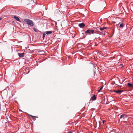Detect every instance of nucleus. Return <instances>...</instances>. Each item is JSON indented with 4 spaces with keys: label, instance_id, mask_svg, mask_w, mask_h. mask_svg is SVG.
<instances>
[{
    "label": "nucleus",
    "instance_id": "nucleus-1",
    "mask_svg": "<svg viewBox=\"0 0 133 133\" xmlns=\"http://www.w3.org/2000/svg\"><path fill=\"white\" fill-rule=\"evenodd\" d=\"M24 21L26 24L31 26H32L34 25L33 22L30 19L26 18L24 19Z\"/></svg>",
    "mask_w": 133,
    "mask_h": 133
},
{
    "label": "nucleus",
    "instance_id": "nucleus-2",
    "mask_svg": "<svg viewBox=\"0 0 133 133\" xmlns=\"http://www.w3.org/2000/svg\"><path fill=\"white\" fill-rule=\"evenodd\" d=\"M97 31H95L93 30L88 29L85 31V33L88 34L89 35H91V34H94V33L97 34Z\"/></svg>",
    "mask_w": 133,
    "mask_h": 133
},
{
    "label": "nucleus",
    "instance_id": "nucleus-3",
    "mask_svg": "<svg viewBox=\"0 0 133 133\" xmlns=\"http://www.w3.org/2000/svg\"><path fill=\"white\" fill-rule=\"evenodd\" d=\"M98 28V29H99V30H100L99 31H98L100 33H101L103 32V30H104V29H106L107 28L106 27H103V28L101 27L99 28Z\"/></svg>",
    "mask_w": 133,
    "mask_h": 133
},
{
    "label": "nucleus",
    "instance_id": "nucleus-4",
    "mask_svg": "<svg viewBox=\"0 0 133 133\" xmlns=\"http://www.w3.org/2000/svg\"><path fill=\"white\" fill-rule=\"evenodd\" d=\"M127 117V115L125 114H123L122 115H121L120 116L119 119H121L122 118H123V119L126 118Z\"/></svg>",
    "mask_w": 133,
    "mask_h": 133
},
{
    "label": "nucleus",
    "instance_id": "nucleus-5",
    "mask_svg": "<svg viewBox=\"0 0 133 133\" xmlns=\"http://www.w3.org/2000/svg\"><path fill=\"white\" fill-rule=\"evenodd\" d=\"M123 90H114V91L115 92H116L118 94H119L121 93L123 91Z\"/></svg>",
    "mask_w": 133,
    "mask_h": 133
},
{
    "label": "nucleus",
    "instance_id": "nucleus-6",
    "mask_svg": "<svg viewBox=\"0 0 133 133\" xmlns=\"http://www.w3.org/2000/svg\"><path fill=\"white\" fill-rule=\"evenodd\" d=\"M78 26L81 28L84 27L85 26L84 24L83 23H79L78 24Z\"/></svg>",
    "mask_w": 133,
    "mask_h": 133
},
{
    "label": "nucleus",
    "instance_id": "nucleus-7",
    "mask_svg": "<svg viewBox=\"0 0 133 133\" xmlns=\"http://www.w3.org/2000/svg\"><path fill=\"white\" fill-rule=\"evenodd\" d=\"M14 18L16 19L17 21H18L19 22H21V21L19 19V18H18V17L16 16H14Z\"/></svg>",
    "mask_w": 133,
    "mask_h": 133
},
{
    "label": "nucleus",
    "instance_id": "nucleus-8",
    "mask_svg": "<svg viewBox=\"0 0 133 133\" xmlns=\"http://www.w3.org/2000/svg\"><path fill=\"white\" fill-rule=\"evenodd\" d=\"M24 53H18V55L19 56V57H24Z\"/></svg>",
    "mask_w": 133,
    "mask_h": 133
},
{
    "label": "nucleus",
    "instance_id": "nucleus-9",
    "mask_svg": "<svg viewBox=\"0 0 133 133\" xmlns=\"http://www.w3.org/2000/svg\"><path fill=\"white\" fill-rule=\"evenodd\" d=\"M52 33V31H48L46 32V34L47 35H49L51 34Z\"/></svg>",
    "mask_w": 133,
    "mask_h": 133
},
{
    "label": "nucleus",
    "instance_id": "nucleus-10",
    "mask_svg": "<svg viewBox=\"0 0 133 133\" xmlns=\"http://www.w3.org/2000/svg\"><path fill=\"white\" fill-rule=\"evenodd\" d=\"M96 97L95 95H93L91 97V99L92 100H95L96 99Z\"/></svg>",
    "mask_w": 133,
    "mask_h": 133
},
{
    "label": "nucleus",
    "instance_id": "nucleus-11",
    "mask_svg": "<svg viewBox=\"0 0 133 133\" xmlns=\"http://www.w3.org/2000/svg\"><path fill=\"white\" fill-rule=\"evenodd\" d=\"M127 85L130 87H133V84H132L130 83H128Z\"/></svg>",
    "mask_w": 133,
    "mask_h": 133
},
{
    "label": "nucleus",
    "instance_id": "nucleus-12",
    "mask_svg": "<svg viewBox=\"0 0 133 133\" xmlns=\"http://www.w3.org/2000/svg\"><path fill=\"white\" fill-rule=\"evenodd\" d=\"M124 26V24L123 23H121L120 25H119V28H121L123 27Z\"/></svg>",
    "mask_w": 133,
    "mask_h": 133
},
{
    "label": "nucleus",
    "instance_id": "nucleus-13",
    "mask_svg": "<svg viewBox=\"0 0 133 133\" xmlns=\"http://www.w3.org/2000/svg\"><path fill=\"white\" fill-rule=\"evenodd\" d=\"M30 116H31V117H32V118L34 120H35V118L34 117V116L31 115H30Z\"/></svg>",
    "mask_w": 133,
    "mask_h": 133
},
{
    "label": "nucleus",
    "instance_id": "nucleus-14",
    "mask_svg": "<svg viewBox=\"0 0 133 133\" xmlns=\"http://www.w3.org/2000/svg\"><path fill=\"white\" fill-rule=\"evenodd\" d=\"M33 29L34 30L35 32H36L37 31V30L35 28H33Z\"/></svg>",
    "mask_w": 133,
    "mask_h": 133
},
{
    "label": "nucleus",
    "instance_id": "nucleus-15",
    "mask_svg": "<svg viewBox=\"0 0 133 133\" xmlns=\"http://www.w3.org/2000/svg\"><path fill=\"white\" fill-rule=\"evenodd\" d=\"M45 33H43V38H44L45 37Z\"/></svg>",
    "mask_w": 133,
    "mask_h": 133
},
{
    "label": "nucleus",
    "instance_id": "nucleus-16",
    "mask_svg": "<svg viewBox=\"0 0 133 133\" xmlns=\"http://www.w3.org/2000/svg\"><path fill=\"white\" fill-rule=\"evenodd\" d=\"M103 88V87H101L98 90V92H99Z\"/></svg>",
    "mask_w": 133,
    "mask_h": 133
},
{
    "label": "nucleus",
    "instance_id": "nucleus-17",
    "mask_svg": "<svg viewBox=\"0 0 133 133\" xmlns=\"http://www.w3.org/2000/svg\"><path fill=\"white\" fill-rule=\"evenodd\" d=\"M2 19V18L0 17V21Z\"/></svg>",
    "mask_w": 133,
    "mask_h": 133
},
{
    "label": "nucleus",
    "instance_id": "nucleus-18",
    "mask_svg": "<svg viewBox=\"0 0 133 133\" xmlns=\"http://www.w3.org/2000/svg\"><path fill=\"white\" fill-rule=\"evenodd\" d=\"M104 122H105V121L103 120V121L102 123H103V124L104 123Z\"/></svg>",
    "mask_w": 133,
    "mask_h": 133
},
{
    "label": "nucleus",
    "instance_id": "nucleus-19",
    "mask_svg": "<svg viewBox=\"0 0 133 133\" xmlns=\"http://www.w3.org/2000/svg\"><path fill=\"white\" fill-rule=\"evenodd\" d=\"M55 25L56 26V25L57 24V23L56 22H55Z\"/></svg>",
    "mask_w": 133,
    "mask_h": 133
},
{
    "label": "nucleus",
    "instance_id": "nucleus-20",
    "mask_svg": "<svg viewBox=\"0 0 133 133\" xmlns=\"http://www.w3.org/2000/svg\"><path fill=\"white\" fill-rule=\"evenodd\" d=\"M68 133H72V132H69Z\"/></svg>",
    "mask_w": 133,
    "mask_h": 133
},
{
    "label": "nucleus",
    "instance_id": "nucleus-21",
    "mask_svg": "<svg viewBox=\"0 0 133 133\" xmlns=\"http://www.w3.org/2000/svg\"><path fill=\"white\" fill-rule=\"evenodd\" d=\"M119 115H118V116H119Z\"/></svg>",
    "mask_w": 133,
    "mask_h": 133
},
{
    "label": "nucleus",
    "instance_id": "nucleus-22",
    "mask_svg": "<svg viewBox=\"0 0 133 133\" xmlns=\"http://www.w3.org/2000/svg\"><path fill=\"white\" fill-rule=\"evenodd\" d=\"M19 111H22L21 110H19Z\"/></svg>",
    "mask_w": 133,
    "mask_h": 133
},
{
    "label": "nucleus",
    "instance_id": "nucleus-23",
    "mask_svg": "<svg viewBox=\"0 0 133 133\" xmlns=\"http://www.w3.org/2000/svg\"><path fill=\"white\" fill-rule=\"evenodd\" d=\"M120 23H119V24H118V25H119V24H120Z\"/></svg>",
    "mask_w": 133,
    "mask_h": 133
}]
</instances>
